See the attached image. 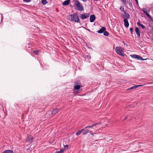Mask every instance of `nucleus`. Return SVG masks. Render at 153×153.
Listing matches in <instances>:
<instances>
[{
  "label": "nucleus",
  "mask_w": 153,
  "mask_h": 153,
  "mask_svg": "<svg viewBox=\"0 0 153 153\" xmlns=\"http://www.w3.org/2000/svg\"><path fill=\"white\" fill-rule=\"evenodd\" d=\"M74 1L75 2L74 5L75 9L81 11H83L84 7L80 2L77 0H74Z\"/></svg>",
  "instance_id": "obj_1"
},
{
  "label": "nucleus",
  "mask_w": 153,
  "mask_h": 153,
  "mask_svg": "<svg viewBox=\"0 0 153 153\" xmlns=\"http://www.w3.org/2000/svg\"><path fill=\"white\" fill-rule=\"evenodd\" d=\"M70 16L71 21L76 22H80V20L79 18V14L78 12L75 13L73 14L70 15Z\"/></svg>",
  "instance_id": "obj_2"
},
{
  "label": "nucleus",
  "mask_w": 153,
  "mask_h": 153,
  "mask_svg": "<svg viewBox=\"0 0 153 153\" xmlns=\"http://www.w3.org/2000/svg\"><path fill=\"white\" fill-rule=\"evenodd\" d=\"M124 49L121 47H117L115 48V52L119 55L123 56H124Z\"/></svg>",
  "instance_id": "obj_3"
},
{
  "label": "nucleus",
  "mask_w": 153,
  "mask_h": 153,
  "mask_svg": "<svg viewBox=\"0 0 153 153\" xmlns=\"http://www.w3.org/2000/svg\"><path fill=\"white\" fill-rule=\"evenodd\" d=\"M130 56L132 58L136 59L139 60H146L147 59H143V58L141 56L136 55V54H132Z\"/></svg>",
  "instance_id": "obj_4"
},
{
  "label": "nucleus",
  "mask_w": 153,
  "mask_h": 153,
  "mask_svg": "<svg viewBox=\"0 0 153 153\" xmlns=\"http://www.w3.org/2000/svg\"><path fill=\"white\" fill-rule=\"evenodd\" d=\"M90 15L89 13H84L83 14H80L79 17L82 19H83L89 17Z\"/></svg>",
  "instance_id": "obj_5"
},
{
  "label": "nucleus",
  "mask_w": 153,
  "mask_h": 153,
  "mask_svg": "<svg viewBox=\"0 0 153 153\" xmlns=\"http://www.w3.org/2000/svg\"><path fill=\"white\" fill-rule=\"evenodd\" d=\"M61 109V108L59 109L57 108L53 109L51 114V116H54L55 114L60 111Z\"/></svg>",
  "instance_id": "obj_6"
},
{
  "label": "nucleus",
  "mask_w": 153,
  "mask_h": 153,
  "mask_svg": "<svg viewBox=\"0 0 153 153\" xmlns=\"http://www.w3.org/2000/svg\"><path fill=\"white\" fill-rule=\"evenodd\" d=\"M130 16L128 13H126L125 11H124V14L122 15V18L124 19H126L127 20L130 18Z\"/></svg>",
  "instance_id": "obj_7"
},
{
  "label": "nucleus",
  "mask_w": 153,
  "mask_h": 153,
  "mask_svg": "<svg viewBox=\"0 0 153 153\" xmlns=\"http://www.w3.org/2000/svg\"><path fill=\"white\" fill-rule=\"evenodd\" d=\"M135 31L136 32V33L137 35V37L140 38V30L139 28L138 27H136L135 29Z\"/></svg>",
  "instance_id": "obj_8"
},
{
  "label": "nucleus",
  "mask_w": 153,
  "mask_h": 153,
  "mask_svg": "<svg viewBox=\"0 0 153 153\" xmlns=\"http://www.w3.org/2000/svg\"><path fill=\"white\" fill-rule=\"evenodd\" d=\"M84 130H83L82 131V134L83 135H85L89 132L90 134H93V133L91 131H89L88 130L86 129V128H85V127L84 128H83Z\"/></svg>",
  "instance_id": "obj_9"
},
{
  "label": "nucleus",
  "mask_w": 153,
  "mask_h": 153,
  "mask_svg": "<svg viewBox=\"0 0 153 153\" xmlns=\"http://www.w3.org/2000/svg\"><path fill=\"white\" fill-rule=\"evenodd\" d=\"M101 124V122L100 123H96L92 124V125L90 126H88L85 127V128H91L93 127L94 126H96L97 125H98L99 124Z\"/></svg>",
  "instance_id": "obj_10"
},
{
  "label": "nucleus",
  "mask_w": 153,
  "mask_h": 153,
  "mask_svg": "<svg viewBox=\"0 0 153 153\" xmlns=\"http://www.w3.org/2000/svg\"><path fill=\"white\" fill-rule=\"evenodd\" d=\"M142 11L144 13V14L146 15V16L152 21L153 19L152 17L148 13L146 10H143Z\"/></svg>",
  "instance_id": "obj_11"
},
{
  "label": "nucleus",
  "mask_w": 153,
  "mask_h": 153,
  "mask_svg": "<svg viewBox=\"0 0 153 153\" xmlns=\"http://www.w3.org/2000/svg\"><path fill=\"white\" fill-rule=\"evenodd\" d=\"M142 11L144 13V14L146 15V16L152 21L153 19L152 17L148 13L146 10H143Z\"/></svg>",
  "instance_id": "obj_12"
},
{
  "label": "nucleus",
  "mask_w": 153,
  "mask_h": 153,
  "mask_svg": "<svg viewBox=\"0 0 153 153\" xmlns=\"http://www.w3.org/2000/svg\"><path fill=\"white\" fill-rule=\"evenodd\" d=\"M142 11L144 13V14L146 15V16L152 21L153 19L152 17L148 13L146 10H143Z\"/></svg>",
  "instance_id": "obj_13"
},
{
  "label": "nucleus",
  "mask_w": 153,
  "mask_h": 153,
  "mask_svg": "<svg viewBox=\"0 0 153 153\" xmlns=\"http://www.w3.org/2000/svg\"><path fill=\"white\" fill-rule=\"evenodd\" d=\"M142 11L144 13V14L146 15V16L152 21L153 19L152 17L148 13L146 10H143Z\"/></svg>",
  "instance_id": "obj_14"
},
{
  "label": "nucleus",
  "mask_w": 153,
  "mask_h": 153,
  "mask_svg": "<svg viewBox=\"0 0 153 153\" xmlns=\"http://www.w3.org/2000/svg\"><path fill=\"white\" fill-rule=\"evenodd\" d=\"M33 138L32 136H29L27 138V140L30 143H32L33 140Z\"/></svg>",
  "instance_id": "obj_15"
},
{
  "label": "nucleus",
  "mask_w": 153,
  "mask_h": 153,
  "mask_svg": "<svg viewBox=\"0 0 153 153\" xmlns=\"http://www.w3.org/2000/svg\"><path fill=\"white\" fill-rule=\"evenodd\" d=\"M106 30V28L104 27H102L101 28L97 31L99 33H102Z\"/></svg>",
  "instance_id": "obj_16"
},
{
  "label": "nucleus",
  "mask_w": 153,
  "mask_h": 153,
  "mask_svg": "<svg viewBox=\"0 0 153 153\" xmlns=\"http://www.w3.org/2000/svg\"><path fill=\"white\" fill-rule=\"evenodd\" d=\"M96 19V17L94 15H92L90 16V21L92 22H94Z\"/></svg>",
  "instance_id": "obj_17"
},
{
  "label": "nucleus",
  "mask_w": 153,
  "mask_h": 153,
  "mask_svg": "<svg viewBox=\"0 0 153 153\" xmlns=\"http://www.w3.org/2000/svg\"><path fill=\"white\" fill-rule=\"evenodd\" d=\"M124 25L126 27H128L129 25V24L128 20L126 19H124L123 20Z\"/></svg>",
  "instance_id": "obj_18"
},
{
  "label": "nucleus",
  "mask_w": 153,
  "mask_h": 153,
  "mask_svg": "<svg viewBox=\"0 0 153 153\" xmlns=\"http://www.w3.org/2000/svg\"><path fill=\"white\" fill-rule=\"evenodd\" d=\"M70 2V0H67L65 1L62 3V4L63 6H66L69 5Z\"/></svg>",
  "instance_id": "obj_19"
},
{
  "label": "nucleus",
  "mask_w": 153,
  "mask_h": 153,
  "mask_svg": "<svg viewBox=\"0 0 153 153\" xmlns=\"http://www.w3.org/2000/svg\"><path fill=\"white\" fill-rule=\"evenodd\" d=\"M3 153H13V151L12 150L8 149L4 151Z\"/></svg>",
  "instance_id": "obj_20"
},
{
  "label": "nucleus",
  "mask_w": 153,
  "mask_h": 153,
  "mask_svg": "<svg viewBox=\"0 0 153 153\" xmlns=\"http://www.w3.org/2000/svg\"><path fill=\"white\" fill-rule=\"evenodd\" d=\"M74 88L75 90H79L80 89V85H75Z\"/></svg>",
  "instance_id": "obj_21"
},
{
  "label": "nucleus",
  "mask_w": 153,
  "mask_h": 153,
  "mask_svg": "<svg viewBox=\"0 0 153 153\" xmlns=\"http://www.w3.org/2000/svg\"><path fill=\"white\" fill-rule=\"evenodd\" d=\"M40 50H36L34 51L33 52L35 54L37 55H38L39 53V52H40Z\"/></svg>",
  "instance_id": "obj_22"
},
{
  "label": "nucleus",
  "mask_w": 153,
  "mask_h": 153,
  "mask_svg": "<svg viewBox=\"0 0 153 153\" xmlns=\"http://www.w3.org/2000/svg\"><path fill=\"white\" fill-rule=\"evenodd\" d=\"M127 3H128L129 7L130 8H133V6L132 5V3L131 2L130 0L127 1Z\"/></svg>",
  "instance_id": "obj_23"
},
{
  "label": "nucleus",
  "mask_w": 153,
  "mask_h": 153,
  "mask_svg": "<svg viewBox=\"0 0 153 153\" xmlns=\"http://www.w3.org/2000/svg\"><path fill=\"white\" fill-rule=\"evenodd\" d=\"M83 130H84L83 129H82V130H79V131H78V132H77L76 133V134L77 136H78L79 135V134H81Z\"/></svg>",
  "instance_id": "obj_24"
},
{
  "label": "nucleus",
  "mask_w": 153,
  "mask_h": 153,
  "mask_svg": "<svg viewBox=\"0 0 153 153\" xmlns=\"http://www.w3.org/2000/svg\"><path fill=\"white\" fill-rule=\"evenodd\" d=\"M103 35L104 36H108L109 35V33L107 31H104L103 32Z\"/></svg>",
  "instance_id": "obj_25"
},
{
  "label": "nucleus",
  "mask_w": 153,
  "mask_h": 153,
  "mask_svg": "<svg viewBox=\"0 0 153 153\" xmlns=\"http://www.w3.org/2000/svg\"><path fill=\"white\" fill-rule=\"evenodd\" d=\"M42 3L44 5L48 3V1L46 0H42Z\"/></svg>",
  "instance_id": "obj_26"
},
{
  "label": "nucleus",
  "mask_w": 153,
  "mask_h": 153,
  "mask_svg": "<svg viewBox=\"0 0 153 153\" xmlns=\"http://www.w3.org/2000/svg\"><path fill=\"white\" fill-rule=\"evenodd\" d=\"M80 85L81 83L79 81H76L74 83V85Z\"/></svg>",
  "instance_id": "obj_27"
},
{
  "label": "nucleus",
  "mask_w": 153,
  "mask_h": 153,
  "mask_svg": "<svg viewBox=\"0 0 153 153\" xmlns=\"http://www.w3.org/2000/svg\"><path fill=\"white\" fill-rule=\"evenodd\" d=\"M64 151L63 149H61L60 151H57L55 152V153H63Z\"/></svg>",
  "instance_id": "obj_28"
},
{
  "label": "nucleus",
  "mask_w": 153,
  "mask_h": 153,
  "mask_svg": "<svg viewBox=\"0 0 153 153\" xmlns=\"http://www.w3.org/2000/svg\"><path fill=\"white\" fill-rule=\"evenodd\" d=\"M136 89V88H135V86H133L131 87V88H129L127 89V91H128V90H132V89Z\"/></svg>",
  "instance_id": "obj_29"
},
{
  "label": "nucleus",
  "mask_w": 153,
  "mask_h": 153,
  "mask_svg": "<svg viewBox=\"0 0 153 153\" xmlns=\"http://www.w3.org/2000/svg\"><path fill=\"white\" fill-rule=\"evenodd\" d=\"M130 30L131 31V34H132L134 31L133 28L132 27L130 28Z\"/></svg>",
  "instance_id": "obj_30"
},
{
  "label": "nucleus",
  "mask_w": 153,
  "mask_h": 153,
  "mask_svg": "<svg viewBox=\"0 0 153 153\" xmlns=\"http://www.w3.org/2000/svg\"><path fill=\"white\" fill-rule=\"evenodd\" d=\"M87 57L89 59H90L91 58L90 54L89 53L88 54V55H87Z\"/></svg>",
  "instance_id": "obj_31"
},
{
  "label": "nucleus",
  "mask_w": 153,
  "mask_h": 153,
  "mask_svg": "<svg viewBox=\"0 0 153 153\" xmlns=\"http://www.w3.org/2000/svg\"><path fill=\"white\" fill-rule=\"evenodd\" d=\"M120 9L122 11H123L124 12L125 11H124V8L123 7H122V6H121L120 8Z\"/></svg>",
  "instance_id": "obj_32"
},
{
  "label": "nucleus",
  "mask_w": 153,
  "mask_h": 153,
  "mask_svg": "<svg viewBox=\"0 0 153 153\" xmlns=\"http://www.w3.org/2000/svg\"><path fill=\"white\" fill-rule=\"evenodd\" d=\"M121 1H122L125 4H126V0H121Z\"/></svg>",
  "instance_id": "obj_33"
},
{
  "label": "nucleus",
  "mask_w": 153,
  "mask_h": 153,
  "mask_svg": "<svg viewBox=\"0 0 153 153\" xmlns=\"http://www.w3.org/2000/svg\"><path fill=\"white\" fill-rule=\"evenodd\" d=\"M31 1V0H23V1L26 2H30Z\"/></svg>",
  "instance_id": "obj_34"
},
{
  "label": "nucleus",
  "mask_w": 153,
  "mask_h": 153,
  "mask_svg": "<svg viewBox=\"0 0 153 153\" xmlns=\"http://www.w3.org/2000/svg\"><path fill=\"white\" fill-rule=\"evenodd\" d=\"M137 25L138 26H141L142 24H140V22H139L137 23Z\"/></svg>",
  "instance_id": "obj_35"
},
{
  "label": "nucleus",
  "mask_w": 153,
  "mask_h": 153,
  "mask_svg": "<svg viewBox=\"0 0 153 153\" xmlns=\"http://www.w3.org/2000/svg\"><path fill=\"white\" fill-rule=\"evenodd\" d=\"M137 25L138 26H141L142 24H140V22H139L137 23Z\"/></svg>",
  "instance_id": "obj_36"
},
{
  "label": "nucleus",
  "mask_w": 153,
  "mask_h": 153,
  "mask_svg": "<svg viewBox=\"0 0 153 153\" xmlns=\"http://www.w3.org/2000/svg\"><path fill=\"white\" fill-rule=\"evenodd\" d=\"M142 28L145 29V26L143 25L142 24L140 26Z\"/></svg>",
  "instance_id": "obj_37"
},
{
  "label": "nucleus",
  "mask_w": 153,
  "mask_h": 153,
  "mask_svg": "<svg viewBox=\"0 0 153 153\" xmlns=\"http://www.w3.org/2000/svg\"><path fill=\"white\" fill-rule=\"evenodd\" d=\"M65 148H66V149L68 148V145H66L65 146H64Z\"/></svg>",
  "instance_id": "obj_38"
},
{
  "label": "nucleus",
  "mask_w": 153,
  "mask_h": 153,
  "mask_svg": "<svg viewBox=\"0 0 153 153\" xmlns=\"http://www.w3.org/2000/svg\"><path fill=\"white\" fill-rule=\"evenodd\" d=\"M134 86H135V88H137L138 87H139V85H134Z\"/></svg>",
  "instance_id": "obj_39"
},
{
  "label": "nucleus",
  "mask_w": 153,
  "mask_h": 153,
  "mask_svg": "<svg viewBox=\"0 0 153 153\" xmlns=\"http://www.w3.org/2000/svg\"><path fill=\"white\" fill-rule=\"evenodd\" d=\"M135 0L136 2V3H137V4H138V0Z\"/></svg>",
  "instance_id": "obj_40"
},
{
  "label": "nucleus",
  "mask_w": 153,
  "mask_h": 153,
  "mask_svg": "<svg viewBox=\"0 0 153 153\" xmlns=\"http://www.w3.org/2000/svg\"><path fill=\"white\" fill-rule=\"evenodd\" d=\"M143 10H147V9L145 7H143Z\"/></svg>",
  "instance_id": "obj_41"
},
{
  "label": "nucleus",
  "mask_w": 153,
  "mask_h": 153,
  "mask_svg": "<svg viewBox=\"0 0 153 153\" xmlns=\"http://www.w3.org/2000/svg\"><path fill=\"white\" fill-rule=\"evenodd\" d=\"M128 118V117H125V118L123 120H126Z\"/></svg>",
  "instance_id": "obj_42"
},
{
  "label": "nucleus",
  "mask_w": 153,
  "mask_h": 153,
  "mask_svg": "<svg viewBox=\"0 0 153 153\" xmlns=\"http://www.w3.org/2000/svg\"><path fill=\"white\" fill-rule=\"evenodd\" d=\"M1 22H2V20H3V16L1 14Z\"/></svg>",
  "instance_id": "obj_43"
},
{
  "label": "nucleus",
  "mask_w": 153,
  "mask_h": 153,
  "mask_svg": "<svg viewBox=\"0 0 153 153\" xmlns=\"http://www.w3.org/2000/svg\"><path fill=\"white\" fill-rule=\"evenodd\" d=\"M139 85V87L141 86H142V85Z\"/></svg>",
  "instance_id": "obj_44"
},
{
  "label": "nucleus",
  "mask_w": 153,
  "mask_h": 153,
  "mask_svg": "<svg viewBox=\"0 0 153 153\" xmlns=\"http://www.w3.org/2000/svg\"><path fill=\"white\" fill-rule=\"evenodd\" d=\"M73 93L74 94H76V93L75 92H73Z\"/></svg>",
  "instance_id": "obj_45"
},
{
  "label": "nucleus",
  "mask_w": 153,
  "mask_h": 153,
  "mask_svg": "<svg viewBox=\"0 0 153 153\" xmlns=\"http://www.w3.org/2000/svg\"><path fill=\"white\" fill-rule=\"evenodd\" d=\"M94 0V1H97L98 0Z\"/></svg>",
  "instance_id": "obj_46"
},
{
  "label": "nucleus",
  "mask_w": 153,
  "mask_h": 153,
  "mask_svg": "<svg viewBox=\"0 0 153 153\" xmlns=\"http://www.w3.org/2000/svg\"><path fill=\"white\" fill-rule=\"evenodd\" d=\"M88 30V31H90V30H89H89Z\"/></svg>",
  "instance_id": "obj_47"
},
{
  "label": "nucleus",
  "mask_w": 153,
  "mask_h": 153,
  "mask_svg": "<svg viewBox=\"0 0 153 153\" xmlns=\"http://www.w3.org/2000/svg\"><path fill=\"white\" fill-rule=\"evenodd\" d=\"M2 153H3V152Z\"/></svg>",
  "instance_id": "obj_48"
}]
</instances>
